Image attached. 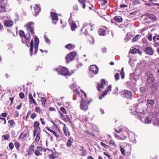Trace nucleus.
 <instances>
[{"mask_svg":"<svg viewBox=\"0 0 159 159\" xmlns=\"http://www.w3.org/2000/svg\"><path fill=\"white\" fill-rule=\"evenodd\" d=\"M94 24L91 23H85L81 30L84 31V34L87 36L91 35L94 29Z\"/></svg>","mask_w":159,"mask_h":159,"instance_id":"obj_1","label":"nucleus"},{"mask_svg":"<svg viewBox=\"0 0 159 159\" xmlns=\"http://www.w3.org/2000/svg\"><path fill=\"white\" fill-rule=\"evenodd\" d=\"M19 34L21 38L22 42L27 45L28 42L30 40V34L28 33L25 35L24 31L20 30L19 31Z\"/></svg>","mask_w":159,"mask_h":159,"instance_id":"obj_2","label":"nucleus"},{"mask_svg":"<svg viewBox=\"0 0 159 159\" xmlns=\"http://www.w3.org/2000/svg\"><path fill=\"white\" fill-rule=\"evenodd\" d=\"M142 17H143V21L146 23L153 22L157 20L156 17L152 14H145Z\"/></svg>","mask_w":159,"mask_h":159,"instance_id":"obj_3","label":"nucleus"},{"mask_svg":"<svg viewBox=\"0 0 159 159\" xmlns=\"http://www.w3.org/2000/svg\"><path fill=\"white\" fill-rule=\"evenodd\" d=\"M89 104V101H86L83 98H82L80 102V108L82 110L86 111L88 109V105Z\"/></svg>","mask_w":159,"mask_h":159,"instance_id":"obj_4","label":"nucleus"},{"mask_svg":"<svg viewBox=\"0 0 159 159\" xmlns=\"http://www.w3.org/2000/svg\"><path fill=\"white\" fill-rule=\"evenodd\" d=\"M146 75L147 77L146 80V84L149 85L153 83L154 82L155 79L154 75L150 71H147L146 73Z\"/></svg>","mask_w":159,"mask_h":159,"instance_id":"obj_5","label":"nucleus"},{"mask_svg":"<svg viewBox=\"0 0 159 159\" xmlns=\"http://www.w3.org/2000/svg\"><path fill=\"white\" fill-rule=\"evenodd\" d=\"M121 93L122 97L127 100L132 99L133 98L132 92L129 90H124Z\"/></svg>","mask_w":159,"mask_h":159,"instance_id":"obj_6","label":"nucleus"},{"mask_svg":"<svg viewBox=\"0 0 159 159\" xmlns=\"http://www.w3.org/2000/svg\"><path fill=\"white\" fill-rule=\"evenodd\" d=\"M34 23L33 22L31 21L28 22L26 25L27 30L29 33H30L32 35L34 34Z\"/></svg>","mask_w":159,"mask_h":159,"instance_id":"obj_7","label":"nucleus"},{"mask_svg":"<svg viewBox=\"0 0 159 159\" xmlns=\"http://www.w3.org/2000/svg\"><path fill=\"white\" fill-rule=\"evenodd\" d=\"M76 55V53L75 52H72L68 54L66 57V62L68 63L70 61H72Z\"/></svg>","mask_w":159,"mask_h":159,"instance_id":"obj_8","label":"nucleus"},{"mask_svg":"<svg viewBox=\"0 0 159 159\" xmlns=\"http://www.w3.org/2000/svg\"><path fill=\"white\" fill-rule=\"evenodd\" d=\"M111 85H109L106 89V90L102 92L101 95L99 96V98L101 99L107 94V92L109 91H111Z\"/></svg>","mask_w":159,"mask_h":159,"instance_id":"obj_9","label":"nucleus"},{"mask_svg":"<svg viewBox=\"0 0 159 159\" xmlns=\"http://www.w3.org/2000/svg\"><path fill=\"white\" fill-rule=\"evenodd\" d=\"M144 52L147 55L152 56L154 54V50L152 47H148L145 48Z\"/></svg>","mask_w":159,"mask_h":159,"instance_id":"obj_10","label":"nucleus"},{"mask_svg":"<svg viewBox=\"0 0 159 159\" xmlns=\"http://www.w3.org/2000/svg\"><path fill=\"white\" fill-rule=\"evenodd\" d=\"M159 84L157 83H154L150 86L151 91L152 93H155L158 90Z\"/></svg>","mask_w":159,"mask_h":159,"instance_id":"obj_11","label":"nucleus"},{"mask_svg":"<svg viewBox=\"0 0 159 159\" xmlns=\"http://www.w3.org/2000/svg\"><path fill=\"white\" fill-rule=\"evenodd\" d=\"M90 71L93 72L95 74H97L98 72V68L95 65H93L90 66Z\"/></svg>","mask_w":159,"mask_h":159,"instance_id":"obj_12","label":"nucleus"},{"mask_svg":"<svg viewBox=\"0 0 159 159\" xmlns=\"http://www.w3.org/2000/svg\"><path fill=\"white\" fill-rule=\"evenodd\" d=\"M30 135L29 132H28L24 134L23 132L20 133V136L18 137V139H23V140H26V138H28Z\"/></svg>","mask_w":159,"mask_h":159,"instance_id":"obj_13","label":"nucleus"},{"mask_svg":"<svg viewBox=\"0 0 159 159\" xmlns=\"http://www.w3.org/2000/svg\"><path fill=\"white\" fill-rule=\"evenodd\" d=\"M35 148V145L32 143L29 147L27 152H28L27 154L28 155H32L34 151V148Z\"/></svg>","mask_w":159,"mask_h":159,"instance_id":"obj_14","label":"nucleus"},{"mask_svg":"<svg viewBox=\"0 0 159 159\" xmlns=\"http://www.w3.org/2000/svg\"><path fill=\"white\" fill-rule=\"evenodd\" d=\"M60 73V74L65 76L69 75V72L68 70L65 67H62L61 69Z\"/></svg>","mask_w":159,"mask_h":159,"instance_id":"obj_15","label":"nucleus"},{"mask_svg":"<svg viewBox=\"0 0 159 159\" xmlns=\"http://www.w3.org/2000/svg\"><path fill=\"white\" fill-rule=\"evenodd\" d=\"M35 44H34V54H36L38 52L39 44V39L37 37H36L34 38Z\"/></svg>","mask_w":159,"mask_h":159,"instance_id":"obj_16","label":"nucleus"},{"mask_svg":"<svg viewBox=\"0 0 159 159\" xmlns=\"http://www.w3.org/2000/svg\"><path fill=\"white\" fill-rule=\"evenodd\" d=\"M121 133V134L119 136L120 139L121 140L125 139L127 138L128 134V132L127 131L125 130V129H124Z\"/></svg>","mask_w":159,"mask_h":159,"instance_id":"obj_17","label":"nucleus"},{"mask_svg":"<svg viewBox=\"0 0 159 159\" xmlns=\"http://www.w3.org/2000/svg\"><path fill=\"white\" fill-rule=\"evenodd\" d=\"M29 103L30 104H33L35 106L38 105L34 99L33 98L32 95L31 93L29 94Z\"/></svg>","mask_w":159,"mask_h":159,"instance_id":"obj_18","label":"nucleus"},{"mask_svg":"<svg viewBox=\"0 0 159 159\" xmlns=\"http://www.w3.org/2000/svg\"><path fill=\"white\" fill-rule=\"evenodd\" d=\"M34 16H36L39 15L41 9L39 7L36 5H35L34 7Z\"/></svg>","mask_w":159,"mask_h":159,"instance_id":"obj_19","label":"nucleus"},{"mask_svg":"<svg viewBox=\"0 0 159 159\" xmlns=\"http://www.w3.org/2000/svg\"><path fill=\"white\" fill-rule=\"evenodd\" d=\"M78 2L82 8L85 9L86 8V0H78Z\"/></svg>","mask_w":159,"mask_h":159,"instance_id":"obj_20","label":"nucleus"},{"mask_svg":"<svg viewBox=\"0 0 159 159\" xmlns=\"http://www.w3.org/2000/svg\"><path fill=\"white\" fill-rule=\"evenodd\" d=\"M4 24L7 27H10L13 25V22L11 20H6Z\"/></svg>","mask_w":159,"mask_h":159,"instance_id":"obj_21","label":"nucleus"},{"mask_svg":"<svg viewBox=\"0 0 159 159\" xmlns=\"http://www.w3.org/2000/svg\"><path fill=\"white\" fill-rule=\"evenodd\" d=\"M74 140V139L73 138L69 137L66 143V146L68 147H70L72 145V143L73 142Z\"/></svg>","mask_w":159,"mask_h":159,"instance_id":"obj_22","label":"nucleus"},{"mask_svg":"<svg viewBox=\"0 0 159 159\" xmlns=\"http://www.w3.org/2000/svg\"><path fill=\"white\" fill-rule=\"evenodd\" d=\"M51 16L52 21H57L58 20V17L56 13L51 12L50 13Z\"/></svg>","mask_w":159,"mask_h":159,"instance_id":"obj_23","label":"nucleus"},{"mask_svg":"<svg viewBox=\"0 0 159 159\" xmlns=\"http://www.w3.org/2000/svg\"><path fill=\"white\" fill-rule=\"evenodd\" d=\"M75 47V45L71 43H69L65 46V48H66L70 50H71L73 49Z\"/></svg>","mask_w":159,"mask_h":159,"instance_id":"obj_24","label":"nucleus"},{"mask_svg":"<svg viewBox=\"0 0 159 159\" xmlns=\"http://www.w3.org/2000/svg\"><path fill=\"white\" fill-rule=\"evenodd\" d=\"M64 127L63 128V130L64 133L65 135L66 136L67 135L70 136V133L69 131H67V128L66 126V125L65 124H64Z\"/></svg>","mask_w":159,"mask_h":159,"instance_id":"obj_25","label":"nucleus"},{"mask_svg":"<svg viewBox=\"0 0 159 159\" xmlns=\"http://www.w3.org/2000/svg\"><path fill=\"white\" fill-rule=\"evenodd\" d=\"M124 129H125L124 128L121 126L120 127H118L117 129L116 128L114 129V131L116 133L119 134L122 132Z\"/></svg>","mask_w":159,"mask_h":159,"instance_id":"obj_26","label":"nucleus"},{"mask_svg":"<svg viewBox=\"0 0 159 159\" xmlns=\"http://www.w3.org/2000/svg\"><path fill=\"white\" fill-rule=\"evenodd\" d=\"M30 54L31 56H32L33 54V47H34V42H33V40L32 39L30 43Z\"/></svg>","mask_w":159,"mask_h":159,"instance_id":"obj_27","label":"nucleus"},{"mask_svg":"<svg viewBox=\"0 0 159 159\" xmlns=\"http://www.w3.org/2000/svg\"><path fill=\"white\" fill-rule=\"evenodd\" d=\"M106 30L102 28H100L98 30V34L100 35L104 36L106 33Z\"/></svg>","mask_w":159,"mask_h":159,"instance_id":"obj_28","label":"nucleus"},{"mask_svg":"<svg viewBox=\"0 0 159 159\" xmlns=\"http://www.w3.org/2000/svg\"><path fill=\"white\" fill-rule=\"evenodd\" d=\"M114 19L116 21L121 23L123 21V19L120 16H115Z\"/></svg>","mask_w":159,"mask_h":159,"instance_id":"obj_29","label":"nucleus"},{"mask_svg":"<svg viewBox=\"0 0 159 159\" xmlns=\"http://www.w3.org/2000/svg\"><path fill=\"white\" fill-rule=\"evenodd\" d=\"M39 125L40 124L38 121H35L34 122L33 127L34 128H39V130H40V127H39Z\"/></svg>","mask_w":159,"mask_h":159,"instance_id":"obj_30","label":"nucleus"},{"mask_svg":"<svg viewBox=\"0 0 159 159\" xmlns=\"http://www.w3.org/2000/svg\"><path fill=\"white\" fill-rule=\"evenodd\" d=\"M71 29L72 31L75 30V28H77V25L74 22H72L71 24Z\"/></svg>","mask_w":159,"mask_h":159,"instance_id":"obj_31","label":"nucleus"},{"mask_svg":"<svg viewBox=\"0 0 159 159\" xmlns=\"http://www.w3.org/2000/svg\"><path fill=\"white\" fill-rule=\"evenodd\" d=\"M152 120L151 118L148 116L146 117L145 119V123L146 124H149L151 123Z\"/></svg>","mask_w":159,"mask_h":159,"instance_id":"obj_32","label":"nucleus"},{"mask_svg":"<svg viewBox=\"0 0 159 159\" xmlns=\"http://www.w3.org/2000/svg\"><path fill=\"white\" fill-rule=\"evenodd\" d=\"M15 146L17 150H19V148L20 146V143L17 141H16L14 143Z\"/></svg>","mask_w":159,"mask_h":159,"instance_id":"obj_33","label":"nucleus"},{"mask_svg":"<svg viewBox=\"0 0 159 159\" xmlns=\"http://www.w3.org/2000/svg\"><path fill=\"white\" fill-rule=\"evenodd\" d=\"M137 51L139 52V50L136 49V48H134L132 49H131L129 52V53L132 54H134L137 53Z\"/></svg>","mask_w":159,"mask_h":159,"instance_id":"obj_34","label":"nucleus"},{"mask_svg":"<svg viewBox=\"0 0 159 159\" xmlns=\"http://www.w3.org/2000/svg\"><path fill=\"white\" fill-rule=\"evenodd\" d=\"M8 122L10 124V125L11 127H13L15 125V123L14 120H11L8 121Z\"/></svg>","mask_w":159,"mask_h":159,"instance_id":"obj_35","label":"nucleus"},{"mask_svg":"<svg viewBox=\"0 0 159 159\" xmlns=\"http://www.w3.org/2000/svg\"><path fill=\"white\" fill-rule=\"evenodd\" d=\"M36 136L35 139V141L37 142H38L40 139V132H39L37 133V134H36Z\"/></svg>","mask_w":159,"mask_h":159,"instance_id":"obj_36","label":"nucleus"},{"mask_svg":"<svg viewBox=\"0 0 159 159\" xmlns=\"http://www.w3.org/2000/svg\"><path fill=\"white\" fill-rule=\"evenodd\" d=\"M2 138L5 140H7L10 137V135L9 134H6L2 136Z\"/></svg>","mask_w":159,"mask_h":159,"instance_id":"obj_37","label":"nucleus"},{"mask_svg":"<svg viewBox=\"0 0 159 159\" xmlns=\"http://www.w3.org/2000/svg\"><path fill=\"white\" fill-rule=\"evenodd\" d=\"M103 87L104 85H101L99 83H98L97 85V90L99 91H101V88H102Z\"/></svg>","mask_w":159,"mask_h":159,"instance_id":"obj_38","label":"nucleus"},{"mask_svg":"<svg viewBox=\"0 0 159 159\" xmlns=\"http://www.w3.org/2000/svg\"><path fill=\"white\" fill-rule=\"evenodd\" d=\"M141 37V35L139 34H137L132 39V41L133 42H135L137 41L139 39V37Z\"/></svg>","mask_w":159,"mask_h":159,"instance_id":"obj_39","label":"nucleus"},{"mask_svg":"<svg viewBox=\"0 0 159 159\" xmlns=\"http://www.w3.org/2000/svg\"><path fill=\"white\" fill-rule=\"evenodd\" d=\"M34 153L35 155L37 156L42 155V154L40 152L38 149L35 150Z\"/></svg>","mask_w":159,"mask_h":159,"instance_id":"obj_40","label":"nucleus"},{"mask_svg":"<svg viewBox=\"0 0 159 159\" xmlns=\"http://www.w3.org/2000/svg\"><path fill=\"white\" fill-rule=\"evenodd\" d=\"M147 103L148 104L151 105H153L155 103V101L154 100H147Z\"/></svg>","mask_w":159,"mask_h":159,"instance_id":"obj_41","label":"nucleus"},{"mask_svg":"<svg viewBox=\"0 0 159 159\" xmlns=\"http://www.w3.org/2000/svg\"><path fill=\"white\" fill-rule=\"evenodd\" d=\"M41 101L42 102V105L43 106L45 107L46 99L44 97H42Z\"/></svg>","mask_w":159,"mask_h":159,"instance_id":"obj_42","label":"nucleus"},{"mask_svg":"<svg viewBox=\"0 0 159 159\" xmlns=\"http://www.w3.org/2000/svg\"><path fill=\"white\" fill-rule=\"evenodd\" d=\"M120 150L123 156H125V150L121 146H120Z\"/></svg>","mask_w":159,"mask_h":159,"instance_id":"obj_43","label":"nucleus"},{"mask_svg":"<svg viewBox=\"0 0 159 159\" xmlns=\"http://www.w3.org/2000/svg\"><path fill=\"white\" fill-rule=\"evenodd\" d=\"M120 74L121 76V78L122 79H123L125 77V73L124 71V68H122L120 72Z\"/></svg>","mask_w":159,"mask_h":159,"instance_id":"obj_44","label":"nucleus"},{"mask_svg":"<svg viewBox=\"0 0 159 159\" xmlns=\"http://www.w3.org/2000/svg\"><path fill=\"white\" fill-rule=\"evenodd\" d=\"M81 151H82V152L81 153V156L83 157L85 156L86 155H87V152L86 150H80Z\"/></svg>","mask_w":159,"mask_h":159,"instance_id":"obj_45","label":"nucleus"},{"mask_svg":"<svg viewBox=\"0 0 159 159\" xmlns=\"http://www.w3.org/2000/svg\"><path fill=\"white\" fill-rule=\"evenodd\" d=\"M1 11L2 12H5L6 11L5 7L4 5H1L0 6Z\"/></svg>","mask_w":159,"mask_h":159,"instance_id":"obj_46","label":"nucleus"},{"mask_svg":"<svg viewBox=\"0 0 159 159\" xmlns=\"http://www.w3.org/2000/svg\"><path fill=\"white\" fill-rule=\"evenodd\" d=\"M73 91L74 94L75 95H79L80 94V93L79 90L76 89H74L73 90Z\"/></svg>","mask_w":159,"mask_h":159,"instance_id":"obj_47","label":"nucleus"},{"mask_svg":"<svg viewBox=\"0 0 159 159\" xmlns=\"http://www.w3.org/2000/svg\"><path fill=\"white\" fill-rule=\"evenodd\" d=\"M101 4L102 6L105 5L107 2V0H101Z\"/></svg>","mask_w":159,"mask_h":159,"instance_id":"obj_48","label":"nucleus"},{"mask_svg":"<svg viewBox=\"0 0 159 159\" xmlns=\"http://www.w3.org/2000/svg\"><path fill=\"white\" fill-rule=\"evenodd\" d=\"M19 96L20 98L21 99L24 98L25 97L24 94L22 92H21L19 93Z\"/></svg>","mask_w":159,"mask_h":159,"instance_id":"obj_49","label":"nucleus"},{"mask_svg":"<svg viewBox=\"0 0 159 159\" xmlns=\"http://www.w3.org/2000/svg\"><path fill=\"white\" fill-rule=\"evenodd\" d=\"M35 111L39 113H40L41 112V110L40 108L39 107H36L35 108Z\"/></svg>","mask_w":159,"mask_h":159,"instance_id":"obj_50","label":"nucleus"},{"mask_svg":"<svg viewBox=\"0 0 159 159\" xmlns=\"http://www.w3.org/2000/svg\"><path fill=\"white\" fill-rule=\"evenodd\" d=\"M48 157L49 159H54L56 157L55 155L50 154L49 155Z\"/></svg>","mask_w":159,"mask_h":159,"instance_id":"obj_51","label":"nucleus"},{"mask_svg":"<svg viewBox=\"0 0 159 159\" xmlns=\"http://www.w3.org/2000/svg\"><path fill=\"white\" fill-rule=\"evenodd\" d=\"M60 110L62 112L65 114H67V111L65 108L63 107H61L60 108Z\"/></svg>","mask_w":159,"mask_h":159,"instance_id":"obj_52","label":"nucleus"},{"mask_svg":"<svg viewBox=\"0 0 159 159\" xmlns=\"http://www.w3.org/2000/svg\"><path fill=\"white\" fill-rule=\"evenodd\" d=\"M109 144H112L115 147L116 146V144L115 142L113 140H110L109 142Z\"/></svg>","mask_w":159,"mask_h":159,"instance_id":"obj_53","label":"nucleus"},{"mask_svg":"<svg viewBox=\"0 0 159 159\" xmlns=\"http://www.w3.org/2000/svg\"><path fill=\"white\" fill-rule=\"evenodd\" d=\"M100 144L102 146H103L104 148H106V149H107L109 147V146L108 145L106 144L105 143L102 142H101Z\"/></svg>","mask_w":159,"mask_h":159,"instance_id":"obj_54","label":"nucleus"},{"mask_svg":"<svg viewBox=\"0 0 159 159\" xmlns=\"http://www.w3.org/2000/svg\"><path fill=\"white\" fill-rule=\"evenodd\" d=\"M139 90L141 92H144L146 91V88L144 87H141L139 88Z\"/></svg>","mask_w":159,"mask_h":159,"instance_id":"obj_55","label":"nucleus"},{"mask_svg":"<svg viewBox=\"0 0 159 159\" xmlns=\"http://www.w3.org/2000/svg\"><path fill=\"white\" fill-rule=\"evenodd\" d=\"M37 116V114L35 113H33L30 116V118L34 119Z\"/></svg>","mask_w":159,"mask_h":159,"instance_id":"obj_56","label":"nucleus"},{"mask_svg":"<svg viewBox=\"0 0 159 159\" xmlns=\"http://www.w3.org/2000/svg\"><path fill=\"white\" fill-rule=\"evenodd\" d=\"M9 147L10 149H12L14 148V144L12 142H10L9 143Z\"/></svg>","mask_w":159,"mask_h":159,"instance_id":"obj_57","label":"nucleus"},{"mask_svg":"<svg viewBox=\"0 0 159 159\" xmlns=\"http://www.w3.org/2000/svg\"><path fill=\"white\" fill-rule=\"evenodd\" d=\"M119 73H116L115 75V77L116 80L119 79Z\"/></svg>","mask_w":159,"mask_h":159,"instance_id":"obj_58","label":"nucleus"},{"mask_svg":"<svg viewBox=\"0 0 159 159\" xmlns=\"http://www.w3.org/2000/svg\"><path fill=\"white\" fill-rule=\"evenodd\" d=\"M38 129L37 128H34V130L33 131V136H35L36 134H37V131L38 130Z\"/></svg>","mask_w":159,"mask_h":159,"instance_id":"obj_59","label":"nucleus"},{"mask_svg":"<svg viewBox=\"0 0 159 159\" xmlns=\"http://www.w3.org/2000/svg\"><path fill=\"white\" fill-rule=\"evenodd\" d=\"M140 2L139 0H134L133 2V4L134 5H136L139 4Z\"/></svg>","mask_w":159,"mask_h":159,"instance_id":"obj_60","label":"nucleus"},{"mask_svg":"<svg viewBox=\"0 0 159 159\" xmlns=\"http://www.w3.org/2000/svg\"><path fill=\"white\" fill-rule=\"evenodd\" d=\"M101 83L100 84H101V85H105V84H106V81H105V80H104V79H102L101 80Z\"/></svg>","mask_w":159,"mask_h":159,"instance_id":"obj_61","label":"nucleus"},{"mask_svg":"<svg viewBox=\"0 0 159 159\" xmlns=\"http://www.w3.org/2000/svg\"><path fill=\"white\" fill-rule=\"evenodd\" d=\"M14 98L15 97H13L12 98H10V100L11 101V103L10 104V105H11L12 104H13V101Z\"/></svg>","mask_w":159,"mask_h":159,"instance_id":"obj_62","label":"nucleus"},{"mask_svg":"<svg viewBox=\"0 0 159 159\" xmlns=\"http://www.w3.org/2000/svg\"><path fill=\"white\" fill-rule=\"evenodd\" d=\"M19 116V113L18 112L16 111L15 112L14 116L15 117H17Z\"/></svg>","mask_w":159,"mask_h":159,"instance_id":"obj_63","label":"nucleus"},{"mask_svg":"<svg viewBox=\"0 0 159 159\" xmlns=\"http://www.w3.org/2000/svg\"><path fill=\"white\" fill-rule=\"evenodd\" d=\"M44 38H45V41L47 43H50V40L48 39V38H47L45 36H44Z\"/></svg>","mask_w":159,"mask_h":159,"instance_id":"obj_64","label":"nucleus"}]
</instances>
